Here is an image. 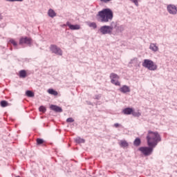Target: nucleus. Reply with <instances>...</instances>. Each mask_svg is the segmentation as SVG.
<instances>
[{
	"instance_id": "21",
	"label": "nucleus",
	"mask_w": 177,
	"mask_h": 177,
	"mask_svg": "<svg viewBox=\"0 0 177 177\" xmlns=\"http://www.w3.org/2000/svg\"><path fill=\"white\" fill-rule=\"evenodd\" d=\"M124 30H125V26L124 25L116 26V32H122Z\"/></svg>"
},
{
	"instance_id": "23",
	"label": "nucleus",
	"mask_w": 177,
	"mask_h": 177,
	"mask_svg": "<svg viewBox=\"0 0 177 177\" xmlns=\"http://www.w3.org/2000/svg\"><path fill=\"white\" fill-rule=\"evenodd\" d=\"M133 117H140V115H142V113H140V111L138 110L137 112L135 111L133 109V112L131 113Z\"/></svg>"
},
{
	"instance_id": "27",
	"label": "nucleus",
	"mask_w": 177,
	"mask_h": 177,
	"mask_svg": "<svg viewBox=\"0 0 177 177\" xmlns=\"http://www.w3.org/2000/svg\"><path fill=\"white\" fill-rule=\"evenodd\" d=\"M36 142L37 145H44V143H45L44 139L41 138H37Z\"/></svg>"
},
{
	"instance_id": "25",
	"label": "nucleus",
	"mask_w": 177,
	"mask_h": 177,
	"mask_svg": "<svg viewBox=\"0 0 177 177\" xmlns=\"http://www.w3.org/2000/svg\"><path fill=\"white\" fill-rule=\"evenodd\" d=\"M26 95L28 96V97H34V92L31 91H27L26 92Z\"/></svg>"
},
{
	"instance_id": "6",
	"label": "nucleus",
	"mask_w": 177,
	"mask_h": 177,
	"mask_svg": "<svg viewBox=\"0 0 177 177\" xmlns=\"http://www.w3.org/2000/svg\"><path fill=\"white\" fill-rule=\"evenodd\" d=\"M109 78L111 80V82L115 85V86H120L121 83L118 81L120 80V76L116 73H112L110 74Z\"/></svg>"
},
{
	"instance_id": "24",
	"label": "nucleus",
	"mask_w": 177,
	"mask_h": 177,
	"mask_svg": "<svg viewBox=\"0 0 177 177\" xmlns=\"http://www.w3.org/2000/svg\"><path fill=\"white\" fill-rule=\"evenodd\" d=\"M88 27H91L92 28H97V25L95 22H89L88 24Z\"/></svg>"
},
{
	"instance_id": "31",
	"label": "nucleus",
	"mask_w": 177,
	"mask_h": 177,
	"mask_svg": "<svg viewBox=\"0 0 177 177\" xmlns=\"http://www.w3.org/2000/svg\"><path fill=\"white\" fill-rule=\"evenodd\" d=\"M131 2H133V3H134L136 5V6H139V2L138 1V0H130Z\"/></svg>"
},
{
	"instance_id": "17",
	"label": "nucleus",
	"mask_w": 177,
	"mask_h": 177,
	"mask_svg": "<svg viewBox=\"0 0 177 177\" xmlns=\"http://www.w3.org/2000/svg\"><path fill=\"white\" fill-rule=\"evenodd\" d=\"M8 44H11V45H12L15 48V49H19L18 46V44L17 41H16V40H15L14 39H10Z\"/></svg>"
},
{
	"instance_id": "7",
	"label": "nucleus",
	"mask_w": 177,
	"mask_h": 177,
	"mask_svg": "<svg viewBox=\"0 0 177 177\" xmlns=\"http://www.w3.org/2000/svg\"><path fill=\"white\" fill-rule=\"evenodd\" d=\"M19 45L23 46L24 45H28V46H31L32 45V39L31 37H21L19 39Z\"/></svg>"
},
{
	"instance_id": "14",
	"label": "nucleus",
	"mask_w": 177,
	"mask_h": 177,
	"mask_svg": "<svg viewBox=\"0 0 177 177\" xmlns=\"http://www.w3.org/2000/svg\"><path fill=\"white\" fill-rule=\"evenodd\" d=\"M108 28L111 32V34H113V30H114V28H115V30L117 29V22L115 21H112L110 24V26H107Z\"/></svg>"
},
{
	"instance_id": "37",
	"label": "nucleus",
	"mask_w": 177,
	"mask_h": 177,
	"mask_svg": "<svg viewBox=\"0 0 177 177\" xmlns=\"http://www.w3.org/2000/svg\"><path fill=\"white\" fill-rule=\"evenodd\" d=\"M63 27H68V26L67 24H64V25H63Z\"/></svg>"
},
{
	"instance_id": "5",
	"label": "nucleus",
	"mask_w": 177,
	"mask_h": 177,
	"mask_svg": "<svg viewBox=\"0 0 177 177\" xmlns=\"http://www.w3.org/2000/svg\"><path fill=\"white\" fill-rule=\"evenodd\" d=\"M51 53L57 55V56H63V50L55 44H51L49 48Z\"/></svg>"
},
{
	"instance_id": "26",
	"label": "nucleus",
	"mask_w": 177,
	"mask_h": 177,
	"mask_svg": "<svg viewBox=\"0 0 177 177\" xmlns=\"http://www.w3.org/2000/svg\"><path fill=\"white\" fill-rule=\"evenodd\" d=\"M0 104H1V107H8V106H9V103L5 100H2L0 102Z\"/></svg>"
},
{
	"instance_id": "19",
	"label": "nucleus",
	"mask_w": 177,
	"mask_h": 177,
	"mask_svg": "<svg viewBox=\"0 0 177 177\" xmlns=\"http://www.w3.org/2000/svg\"><path fill=\"white\" fill-rule=\"evenodd\" d=\"M48 93L50 95H53V96H57V95H59V93H57V91H56L55 90H54L53 88H49L48 90Z\"/></svg>"
},
{
	"instance_id": "3",
	"label": "nucleus",
	"mask_w": 177,
	"mask_h": 177,
	"mask_svg": "<svg viewBox=\"0 0 177 177\" xmlns=\"http://www.w3.org/2000/svg\"><path fill=\"white\" fill-rule=\"evenodd\" d=\"M142 67H145V68H147L148 70H150V71H156L157 70V64L154 63L152 60L150 59H144V62H142Z\"/></svg>"
},
{
	"instance_id": "11",
	"label": "nucleus",
	"mask_w": 177,
	"mask_h": 177,
	"mask_svg": "<svg viewBox=\"0 0 177 177\" xmlns=\"http://www.w3.org/2000/svg\"><path fill=\"white\" fill-rule=\"evenodd\" d=\"M30 73H27V71L26 70H21L19 73V78H26L30 75Z\"/></svg>"
},
{
	"instance_id": "15",
	"label": "nucleus",
	"mask_w": 177,
	"mask_h": 177,
	"mask_svg": "<svg viewBox=\"0 0 177 177\" xmlns=\"http://www.w3.org/2000/svg\"><path fill=\"white\" fill-rule=\"evenodd\" d=\"M50 110H53V111H55L56 113H62L63 111V109H62V108L56 105H50Z\"/></svg>"
},
{
	"instance_id": "34",
	"label": "nucleus",
	"mask_w": 177,
	"mask_h": 177,
	"mask_svg": "<svg viewBox=\"0 0 177 177\" xmlns=\"http://www.w3.org/2000/svg\"><path fill=\"white\" fill-rule=\"evenodd\" d=\"M111 1L113 0H100V2H102L103 3H109Z\"/></svg>"
},
{
	"instance_id": "29",
	"label": "nucleus",
	"mask_w": 177,
	"mask_h": 177,
	"mask_svg": "<svg viewBox=\"0 0 177 177\" xmlns=\"http://www.w3.org/2000/svg\"><path fill=\"white\" fill-rule=\"evenodd\" d=\"M39 111H41V113H45V111H46V108H45V106H41L39 108Z\"/></svg>"
},
{
	"instance_id": "10",
	"label": "nucleus",
	"mask_w": 177,
	"mask_h": 177,
	"mask_svg": "<svg viewBox=\"0 0 177 177\" xmlns=\"http://www.w3.org/2000/svg\"><path fill=\"white\" fill-rule=\"evenodd\" d=\"M66 26L69 27L70 30H80L81 28V26L78 24L73 25L70 23V21L66 22Z\"/></svg>"
},
{
	"instance_id": "16",
	"label": "nucleus",
	"mask_w": 177,
	"mask_h": 177,
	"mask_svg": "<svg viewBox=\"0 0 177 177\" xmlns=\"http://www.w3.org/2000/svg\"><path fill=\"white\" fill-rule=\"evenodd\" d=\"M119 146H120V147H123L124 149H125V147H128V146H129V144H128V142H127V140H122L119 142Z\"/></svg>"
},
{
	"instance_id": "36",
	"label": "nucleus",
	"mask_w": 177,
	"mask_h": 177,
	"mask_svg": "<svg viewBox=\"0 0 177 177\" xmlns=\"http://www.w3.org/2000/svg\"><path fill=\"white\" fill-rule=\"evenodd\" d=\"M3 17H2V14L0 13V20H2Z\"/></svg>"
},
{
	"instance_id": "33",
	"label": "nucleus",
	"mask_w": 177,
	"mask_h": 177,
	"mask_svg": "<svg viewBox=\"0 0 177 177\" xmlns=\"http://www.w3.org/2000/svg\"><path fill=\"white\" fill-rule=\"evenodd\" d=\"M8 2H23L24 0H6Z\"/></svg>"
},
{
	"instance_id": "9",
	"label": "nucleus",
	"mask_w": 177,
	"mask_h": 177,
	"mask_svg": "<svg viewBox=\"0 0 177 177\" xmlns=\"http://www.w3.org/2000/svg\"><path fill=\"white\" fill-rule=\"evenodd\" d=\"M99 31L100 32H101V34H102V35H106V34H109L110 35H111V33L110 32V30L109 29V26H102L100 28Z\"/></svg>"
},
{
	"instance_id": "18",
	"label": "nucleus",
	"mask_w": 177,
	"mask_h": 177,
	"mask_svg": "<svg viewBox=\"0 0 177 177\" xmlns=\"http://www.w3.org/2000/svg\"><path fill=\"white\" fill-rule=\"evenodd\" d=\"M149 49H151V50H153V52H158V46H157V44L154 43H151L149 46Z\"/></svg>"
},
{
	"instance_id": "28",
	"label": "nucleus",
	"mask_w": 177,
	"mask_h": 177,
	"mask_svg": "<svg viewBox=\"0 0 177 177\" xmlns=\"http://www.w3.org/2000/svg\"><path fill=\"white\" fill-rule=\"evenodd\" d=\"M76 143H84L85 142V140L84 138H77L75 139Z\"/></svg>"
},
{
	"instance_id": "20",
	"label": "nucleus",
	"mask_w": 177,
	"mask_h": 177,
	"mask_svg": "<svg viewBox=\"0 0 177 177\" xmlns=\"http://www.w3.org/2000/svg\"><path fill=\"white\" fill-rule=\"evenodd\" d=\"M48 15L50 17H52L53 19V17H55L56 16V12L53 9H49Z\"/></svg>"
},
{
	"instance_id": "8",
	"label": "nucleus",
	"mask_w": 177,
	"mask_h": 177,
	"mask_svg": "<svg viewBox=\"0 0 177 177\" xmlns=\"http://www.w3.org/2000/svg\"><path fill=\"white\" fill-rule=\"evenodd\" d=\"M167 10L169 15H177V7L174 4L167 5Z\"/></svg>"
},
{
	"instance_id": "12",
	"label": "nucleus",
	"mask_w": 177,
	"mask_h": 177,
	"mask_svg": "<svg viewBox=\"0 0 177 177\" xmlns=\"http://www.w3.org/2000/svg\"><path fill=\"white\" fill-rule=\"evenodd\" d=\"M133 111V109L132 108H125L122 111V114H124V115H131V114H132Z\"/></svg>"
},
{
	"instance_id": "4",
	"label": "nucleus",
	"mask_w": 177,
	"mask_h": 177,
	"mask_svg": "<svg viewBox=\"0 0 177 177\" xmlns=\"http://www.w3.org/2000/svg\"><path fill=\"white\" fill-rule=\"evenodd\" d=\"M156 147L153 146H149V147H141L139 148V151L144 154V156H151V154L153 153V150H154V148Z\"/></svg>"
},
{
	"instance_id": "39",
	"label": "nucleus",
	"mask_w": 177,
	"mask_h": 177,
	"mask_svg": "<svg viewBox=\"0 0 177 177\" xmlns=\"http://www.w3.org/2000/svg\"><path fill=\"white\" fill-rule=\"evenodd\" d=\"M16 177H20V176H16Z\"/></svg>"
},
{
	"instance_id": "22",
	"label": "nucleus",
	"mask_w": 177,
	"mask_h": 177,
	"mask_svg": "<svg viewBox=\"0 0 177 177\" xmlns=\"http://www.w3.org/2000/svg\"><path fill=\"white\" fill-rule=\"evenodd\" d=\"M141 143H142V141L140 140V138H136L134 142H133V145L136 147H139V146H140Z\"/></svg>"
},
{
	"instance_id": "2",
	"label": "nucleus",
	"mask_w": 177,
	"mask_h": 177,
	"mask_svg": "<svg viewBox=\"0 0 177 177\" xmlns=\"http://www.w3.org/2000/svg\"><path fill=\"white\" fill-rule=\"evenodd\" d=\"M148 146L156 147L161 142V136L157 131H149L147 136Z\"/></svg>"
},
{
	"instance_id": "13",
	"label": "nucleus",
	"mask_w": 177,
	"mask_h": 177,
	"mask_svg": "<svg viewBox=\"0 0 177 177\" xmlns=\"http://www.w3.org/2000/svg\"><path fill=\"white\" fill-rule=\"evenodd\" d=\"M119 91L120 92H122V93H128L129 92H131V88H129V86H127V85H123L120 89Z\"/></svg>"
},
{
	"instance_id": "38",
	"label": "nucleus",
	"mask_w": 177,
	"mask_h": 177,
	"mask_svg": "<svg viewBox=\"0 0 177 177\" xmlns=\"http://www.w3.org/2000/svg\"><path fill=\"white\" fill-rule=\"evenodd\" d=\"M10 50H13V48L10 47Z\"/></svg>"
},
{
	"instance_id": "35",
	"label": "nucleus",
	"mask_w": 177,
	"mask_h": 177,
	"mask_svg": "<svg viewBox=\"0 0 177 177\" xmlns=\"http://www.w3.org/2000/svg\"><path fill=\"white\" fill-rule=\"evenodd\" d=\"M66 122H74V120L73 118H68L66 119Z\"/></svg>"
},
{
	"instance_id": "1",
	"label": "nucleus",
	"mask_w": 177,
	"mask_h": 177,
	"mask_svg": "<svg viewBox=\"0 0 177 177\" xmlns=\"http://www.w3.org/2000/svg\"><path fill=\"white\" fill-rule=\"evenodd\" d=\"M97 17L98 21H100L101 23H109V21H111V20H113L114 14L113 13V10H111V9L104 8L98 12Z\"/></svg>"
},
{
	"instance_id": "30",
	"label": "nucleus",
	"mask_w": 177,
	"mask_h": 177,
	"mask_svg": "<svg viewBox=\"0 0 177 177\" xmlns=\"http://www.w3.org/2000/svg\"><path fill=\"white\" fill-rule=\"evenodd\" d=\"M113 127H115V128H122V125H121L120 124H119V123H115L114 124H113Z\"/></svg>"
},
{
	"instance_id": "32",
	"label": "nucleus",
	"mask_w": 177,
	"mask_h": 177,
	"mask_svg": "<svg viewBox=\"0 0 177 177\" xmlns=\"http://www.w3.org/2000/svg\"><path fill=\"white\" fill-rule=\"evenodd\" d=\"M135 62H138V58H133L132 59H131L129 64H133V63H135Z\"/></svg>"
}]
</instances>
